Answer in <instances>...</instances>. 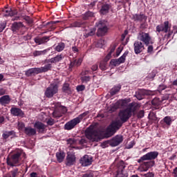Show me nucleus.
<instances>
[{"instance_id": "nucleus-5", "label": "nucleus", "mask_w": 177, "mask_h": 177, "mask_svg": "<svg viewBox=\"0 0 177 177\" xmlns=\"http://www.w3.org/2000/svg\"><path fill=\"white\" fill-rule=\"evenodd\" d=\"M122 124L124 123H122V122H121L120 120L113 121L111 123V125L106 128L105 133L106 136H107V138L113 136V135H114L115 132H117V131H118L121 127H122Z\"/></svg>"}, {"instance_id": "nucleus-58", "label": "nucleus", "mask_w": 177, "mask_h": 177, "mask_svg": "<svg viewBox=\"0 0 177 177\" xmlns=\"http://www.w3.org/2000/svg\"><path fill=\"white\" fill-rule=\"evenodd\" d=\"M72 50L74 53H78V52H80V50H78V48H77V46H73Z\"/></svg>"}, {"instance_id": "nucleus-16", "label": "nucleus", "mask_w": 177, "mask_h": 177, "mask_svg": "<svg viewBox=\"0 0 177 177\" xmlns=\"http://www.w3.org/2000/svg\"><path fill=\"white\" fill-rule=\"evenodd\" d=\"M79 122L76 118H74L73 120H71L69 122H67L65 124H64V129L65 131H71V129H74V128H75V127L77 125H78Z\"/></svg>"}, {"instance_id": "nucleus-19", "label": "nucleus", "mask_w": 177, "mask_h": 177, "mask_svg": "<svg viewBox=\"0 0 177 177\" xmlns=\"http://www.w3.org/2000/svg\"><path fill=\"white\" fill-rule=\"evenodd\" d=\"M124 140V138L122 136H115L111 141H110V146L112 147H115V146H118L120 143H122Z\"/></svg>"}, {"instance_id": "nucleus-30", "label": "nucleus", "mask_w": 177, "mask_h": 177, "mask_svg": "<svg viewBox=\"0 0 177 177\" xmlns=\"http://www.w3.org/2000/svg\"><path fill=\"white\" fill-rule=\"evenodd\" d=\"M57 92V89H47L45 91V96H46V97H53V95H56Z\"/></svg>"}, {"instance_id": "nucleus-9", "label": "nucleus", "mask_w": 177, "mask_h": 177, "mask_svg": "<svg viewBox=\"0 0 177 177\" xmlns=\"http://www.w3.org/2000/svg\"><path fill=\"white\" fill-rule=\"evenodd\" d=\"M27 31V27L21 21H15L11 25V30L14 34H24L23 30Z\"/></svg>"}, {"instance_id": "nucleus-22", "label": "nucleus", "mask_w": 177, "mask_h": 177, "mask_svg": "<svg viewBox=\"0 0 177 177\" xmlns=\"http://www.w3.org/2000/svg\"><path fill=\"white\" fill-rule=\"evenodd\" d=\"M62 59H64V55L63 54H59L53 58L45 59L44 63H54L55 64H56V63L62 62Z\"/></svg>"}, {"instance_id": "nucleus-59", "label": "nucleus", "mask_w": 177, "mask_h": 177, "mask_svg": "<svg viewBox=\"0 0 177 177\" xmlns=\"http://www.w3.org/2000/svg\"><path fill=\"white\" fill-rule=\"evenodd\" d=\"M62 89H70V84L68 83H65Z\"/></svg>"}, {"instance_id": "nucleus-43", "label": "nucleus", "mask_w": 177, "mask_h": 177, "mask_svg": "<svg viewBox=\"0 0 177 177\" xmlns=\"http://www.w3.org/2000/svg\"><path fill=\"white\" fill-rule=\"evenodd\" d=\"M81 81L82 82H89V81H91V77L90 76H86V75H84L82 76L80 78Z\"/></svg>"}, {"instance_id": "nucleus-57", "label": "nucleus", "mask_w": 177, "mask_h": 177, "mask_svg": "<svg viewBox=\"0 0 177 177\" xmlns=\"http://www.w3.org/2000/svg\"><path fill=\"white\" fill-rule=\"evenodd\" d=\"M118 92H120V90H118V89L113 90V91H111V96H114V95H117V93H118Z\"/></svg>"}, {"instance_id": "nucleus-34", "label": "nucleus", "mask_w": 177, "mask_h": 177, "mask_svg": "<svg viewBox=\"0 0 177 177\" xmlns=\"http://www.w3.org/2000/svg\"><path fill=\"white\" fill-rule=\"evenodd\" d=\"M129 53V51L126 50L124 54L118 59V61L119 62V64H122V63H125V59L127 58V56H128V54Z\"/></svg>"}, {"instance_id": "nucleus-44", "label": "nucleus", "mask_w": 177, "mask_h": 177, "mask_svg": "<svg viewBox=\"0 0 177 177\" xmlns=\"http://www.w3.org/2000/svg\"><path fill=\"white\" fill-rule=\"evenodd\" d=\"M24 20L26 21L28 24H32V19L28 16H24L23 17Z\"/></svg>"}, {"instance_id": "nucleus-28", "label": "nucleus", "mask_w": 177, "mask_h": 177, "mask_svg": "<svg viewBox=\"0 0 177 177\" xmlns=\"http://www.w3.org/2000/svg\"><path fill=\"white\" fill-rule=\"evenodd\" d=\"M10 97L9 95H3L0 97V104L1 106H6L10 103Z\"/></svg>"}, {"instance_id": "nucleus-55", "label": "nucleus", "mask_w": 177, "mask_h": 177, "mask_svg": "<svg viewBox=\"0 0 177 177\" xmlns=\"http://www.w3.org/2000/svg\"><path fill=\"white\" fill-rule=\"evenodd\" d=\"M151 103H152L153 106H158V104H159L158 100H157V99H153L151 101Z\"/></svg>"}, {"instance_id": "nucleus-52", "label": "nucleus", "mask_w": 177, "mask_h": 177, "mask_svg": "<svg viewBox=\"0 0 177 177\" xmlns=\"http://www.w3.org/2000/svg\"><path fill=\"white\" fill-rule=\"evenodd\" d=\"M82 177H93V173L88 172L82 175Z\"/></svg>"}, {"instance_id": "nucleus-25", "label": "nucleus", "mask_w": 177, "mask_h": 177, "mask_svg": "<svg viewBox=\"0 0 177 177\" xmlns=\"http://www.w3.org/2000/svg\"><path fill=\"white\" fill-rule=\"evenodd\" d=\"M24 132L27 136H34L35 135H37V130L31 127H25Z\"/></svg>"}, {"instance_id": "nucleus-41", "label": "nucleus", "mask_w": 177, "mask_h": 177, "mask_svg": "<svg viewBox=\"0 0 177 177\" xmlns=\"http://www.w3.org/2000/svg\"><path fill=\"white\" fill-rule=\"evenodd\" d=\"M164 122L167 124V125H171L172 124V119L171 118V116H166L163 118Z\"/></svg>"}, {"instance_id": "nucleus-47", "label": "nucleus", "mask_w": 177, "mask_h": 177, "mask_svg": "<svg viewBox=\"0 0 177 177\" xmlns=\"http://www.w3.org/2000/svg\"><path fill=\"white\" fill-rule=\"evenodd\" d=\"M154 48L153 47V45H149L147 47V53H153V50Z\"/></svg>"}, {"instance_id": "nucleus-4", "label": "nucleus", "mask_w": 177, "mask_h": 177, "mask_svg": "<svg viewBox=\"0 0 177 177\" xmlns=\"http://www.w3.org/2000/svg\"><path fill=\"white\" fill-rule=\"evenodd\" d=\"M52 70V64H48L40 68H31L26 71L25 75L26 77H32V75H35L36 74H41L42 73H48V71Z\"/></svg>"}, {"instance_id": "nucleus-8", "label": "nucleus", "mask_w": 177, "mask_h": 177, "mask_svg": "<svg viewBox=\"0 0 177 177\" xmlns=\"http://www.w3.org/2000/svg\"><path fill=\"white\" fill-rule=\"evenodd\" d=\"M129 102H131V99L129 98L120 100L115 104L111 105V106L109 108V111H110V113H114V111L118 110V109H120V107H124V106H127V104H129Z\"/></svg>"}, {"instance_id": "nucleus-10", "label": "nucleus", "mask_w": 177, "mask_h": 177, "mask_svg": "<svg viewBox=\"0 0 177 177\" xmlns=\"http://www.w3.org/2000/svg\"><path fill=\"white\" fill-rule=\"evenodd\" d=\"M120 121L122 122V124H124V122H127L128 120L131 117H132V113H131V111L128 109V108H126L124 109H122L119 111L118 113Z\"/></svg>"}, {"instance_id": "nucleus-17", "label": "nucleus", "mask_w": 177, "mask_h": 177, "mask_svg": "<svg viewBox=\"0 0 177 177\" xmlns=\"http://www.w3.org/2000/svg\"><path fill=\"white\" fill-rule=\"evenodd\" d=\"M131 20H133V21H139V23L147 21V16H146L143 13L133 14L132 15Z\"/></svg>"}, {"instance_id": "nucleus-49", "label": "nucleus", "mask_w": 177, "mask_h": 177, "mask_svg": "<svg viewBox=\"0 0 177 177\" xmlns=\"http://www.w3.org/2000/svg\"><path fill=\"white\" fill-rule=\"evenodd\" d=\"M47 124L48 125H50V127H52V125H54L55 124V120L54 119H52V118H49L48 120H47Z\"/></svg>"}, {"instance_id": "nucleus-32", "label": "nucleus", "mask_w": 177, "mask_h": 177, "mask_svg": "<svg viewBox=\"0 0 177 177\" xmlns=\"http://www.w3.org/2000/svg\"><path fill=\"white\" fill-rule=\"evenodd\" d=\"M64 48H66V44L59 42L55 46V50H56V52H62V50H64Z\"/></svg>"}, {"instance_id": "nucleus-36", "label": "nucleus", "mask_w": 177, "mask_h": 177, "mask_svg": "<svg viewBox=\"0 0 177 177\" xmlns=\"http://www.w3.org/2000/svg\"><path fill=\"white\" fill-rule=\"evenodd\" d=\"M88 114H89V111H87L80 115H78V117L75 118L76 120H77V122H81V121H82V120L84 119V118L86 117L88 115Z\"/></svg>"}, {"instance_id": "nucleus-26", "label": "nucleus", "mask_w": 177, "mask_h": 177, "mask_svg": "<svg viewBox=\"0 0 177 177\" xmlns=\"http://www.w3.org/2000/svg\"><path fill=\"white\" fill-rule=\"evenodd\" d=\"M82 63V59H74L73 61H71L69 64V70L71 71L73 70V68L74 67H80L81 66V64Z\"/></svg>"}, {"instance_id": "nucleus-61", "label": "nucleus", "mask_w": 177, "mask_h": 177, "mask_svg": "<svg viewBox=\"0 0 177 177\" xmlns=\"http://www.w3.org/2000/svg\"><path fill=\"white\" fill-rule=\"evenodd\" d=\"M88 37H92V35H95V30H91L90 32L87 33Z\"/></svg>"}, {"instance_id": "nucleus-2", "label": "nucleus", "mask_w": 177, "mask_h": 177, "mask_svg": "<svg viewBox=\"0 0 177 177\" xmlns=\"http://www.w3.org/2000/svg\"><path fill=\"white\" fill-rule=\"evenodd\" d=\"M23 157H26V153L23 151H18L6 158V164L8 167L13 168L15 167H20L21 165V160Z\"/></svg>"}, {"instance_id": "nucleus-15", "label": "nucleus", "mask_w": 177, "mask_h": 177, "mask_svg": "<svg viewBox=\"0 0 177 177\" xmlns=\"http://www.w3.org/2000/svg\"><path fill=\"white\" fill-rule=\"evenodd\" d=\"M1 15L3 17H13V16L17 15V10H12L10 8H4L2 10Z\"/></svg>"}, {"instance_id": "nucleus-14", "label": "nucleus", "mask_w": 177, "mask_h": 177, "mask_svg": "<svg viewBox=\"0 0 177 177\" xmlns=\"http://www.w3.org/2000/svg\"><path fill=\"white\" fill-rule=\"evenodd\" d=\"M93 158L88 155H84L80 159V163L82 167H89L92 165Z\"/></svg>"}, {"instance_id": "nucleus-21", "label": "nucleus", "mask_w": 177, "mask_h": 177, "mask_svg": "<svg viewBox=\"0 0 177 177\" xmlns=\"http://www.w3.org/2000/svg\"><path fill=\"white\" fill-rule=\"evenodd\" d=\"M77 158L75 155L69 153L66 156V167H71L75 164Z\"/></svg>"}, {"instance_id": "nucleus-40", "label": "nucleus", "mask_w": 177, "mask_h": 177, "mask_svg": "<svg viewBox=\"0 0 177 177\" xmlns=\"http://www.w3.org/2000/svg\"><path fill=\"white\" fill-rule=\"evenodd\" d=\"M19 173V168L16 167L10 171L11 177H17Z\"/></svg>"}, {"instance_id": "nucleus-48", "label": "nucleus", "mask_w": 177, "mask_h": 177, "mask_svg": "<svg viewBox=\"0 0 177 177\" xmlns=\"http://www.w3.org/2000/svg\"><path fill=\"white\" fill-rule=\"evenodd\" d=\"M63 93H65V95H71L73 93V90L71 89H64Z\"/></svg>"}, {"instance_id": "nucleus-53", "label": "nucleus", "mask_w": 177, "mask_h": 177, "mask_svg": "<svg viewBox=\"0 0 177 177\" xmlns=\"http://www.w3.org/2000/svg\"><path fill=\"white\" fill-rule=\"evenodd\" d=\"M25 127H26V124H24V123H23V122L18 124L19 129H24V128H26Z\"/></svg>"}, {"instance_id": "nucleus-38", "label": "nucleus", "mask_w": 177, "mask_h": 177, "mask_svg": "<svg viewBox=\"0 0 177 177\" xmlns=\"http://www.w3.org/2000/svg\"><path fill=\"white\" fill-rule=\"evenodd\" d=\"M115 48H117L115 44L111 45L109 53L106 55L107 59L111 58V55L113 53L114 50H115Z\"/></svg>"}, {"instance_id": "nucleus-7", "label": "nucleus", "mask_w": 177, "mask_h": 177, "mask_svg": "<svg viewBox=\"0 0 177 177\" xmlns=\"http://www.w3.org/2000/svg\"><path fill=\"white\" fill-rule=\"evenodd\" d=\"M138 38L139 41L145 45V46H149V45H153V44H154V41L151 38V36H150V34L147 32L140 31Z\"/></svg>"}, {"instance_id": "nucleus-6", "label": "nucleus", "mask_w": 177, "mask_h": 177, "mask_svg": "<svg viewBox=\"0 0 177 177\" xmlns=\"http://www.w3.org/2000/svg\"><path fill=\"white\" fill-rule=\"evenodd\" d=\"M156 31L158 32V34H160V32H165L167 35H165V37L167 38H171V35H172V32H171V26H169V21H165L163 24H159L156 28Z\"/></svg>"}, {"instance_id": "nucleus-35", "label": "nucleus", "mask_w": 177, "mask_h": 177, "mask_svg": "<svg viewBox=\"0 0 177 177\" xmlns=\"http://www.w3.org/2000/svg\"><path fill=\"white\" fill-rule=\"evenodd\" d=\"M90 17H95V13L91 11H87L83 15V20H88Z\"/></svg>"}, {"instance_id": "nucleus-63", "label": "nucleus", "mask_w": 177, "mask_h": 177, "mask_svg": "<svg viewBox=\"0 0 177 177\" xmlns=\"http://www.w3.org/2000/svg\"><path fill=\"white\" fill-rule=\"evenodd\" d=\"M5 24H0V32H2L3 30H5Z\"/></svg>"}, {"instance_id": "nucleus-11", "label": "nucleus", "mask_w": 177, "mask_h": 177, "mask_svg": "<svg viewBox=\"0 0 177 177\" xmlns=\"http://www.w3.org/2000/svg\"><path fill=\"white\" fill-rule=\"evenodd\" d=\"M97 37H103L106 35V32L109 30V28H107V25H106V22L104 21H100L97 24Z\"/></svg>"}, {"instance_id": "nucleus-56", "label": "nucleus", "mask_w": 177, "mask_h": 177, "mask_svg": "<svg viewBox=\"0 0 177 177\" xmlns=\"http://www.w3.org/2000/svg\"><path fill=\"white\" fill-rule=\"evenodd\" d=\"M31 38H32L31 35H27L26 36H24V41H28V40L31 39Z\"/></svg>"}, {"instance_id": "nucleus-62", "label": "nucleus", "mask_w": 177, "mask_h": 177, "mask_svg": "<svg viewBox=\"0 0 177 177\" xmlns=\"http://www.w3.org/2000/svg\"><path fill=\"white\" fill-rule=\"evenodd\" d=\"M97 68H98L97 64H95L91 66V70L93 71H96V70H97Z\"/></svg>"}, {"instance_id": "nucleus-54", "label": "nucleus", "mask_w": 177, "mask_h": 177, "mask_svg": "<svg viewBox=\"0 0 177 177\" xmlns=\"http://www.w3.org/2000/svg\"><path fill=\"white\" fill-rule=\"evenodd\" d=\"M145 177H154V174L153 172H148L144 174Z\"/></svg>"}, {"instance_id": "nucleus-37", "label": "nucleus", "mask_w": 177, "mask_h": 177, "mask_svg": "<svg viewBox=\"0 0 177 177\" xmlns=\"http://www.w3.org/2000/svg\"><path fill=\"white\" fill-rule=\"evenodd\" d=\"M85 24V22L82 21H75L71 24V27H82Z\"/></svg>"}, {"instance_id": "nucleus-12", "label": "nucleus", "mask_w": 177, "mask_h": 177, "mask_svg": "<svg viewBox=\"0 0 177 177\" xmlns=\"http://www.w3.org/2000/svg\"><path fill=\"white\" fill-rule=\"evenodd\" d=\"M145 44L140 40H136L133 43V50L136 55H139L145 50Z\"/></svg>"}, {"instance_id": "nucleus-29", "label": "nucleus", "mask_w": 177, "mask_h": 177, "mask_svg": "<svg viewBox=\"0 0 177 177\" xmlns=\"http://www.w3.org/2000/svg\"><path fill=\"white\" fill-rule=\"evenodd\" d=\"M10 136H12L11 138H15V136H16V132H15V131H5L2 134V138L5 140H6V139H8Z\"/></svg>"}, {"instance_id": "nucleus-50", "label": "nucleus", "mask_w": 177, "mask_h": 177, "mask_svg": "<svg viewBox=\"0 0 177 177\" xmlns=\"http://www.w3.org/2000/svg\"><path fill=\"white\" fill-rule=\"evenodd\" d=\"M109 145H110V141H104L101 146L103 149H105V147H109Z\"/></svg>"}, {"instance_id": "nucleus-45", "label": "nucleus", "mask_w": 177, "mask_h": 177, "mask_svg": "<svg viewBox=\"0 0 177 177\" xmlns=\"http://www.w3.org/2000/svg\"><path fill=\"white\" fill-rule=\"evenodd\" d=\"M147 26H148V24H147V21H143L140 24V28L141 30H145V28H147Z\"/></svg>"}, {"instance_id": "nucleus-1", "label": "nucleus", "mask_w": 177, "mask_h": 177, "mask_svg": "<svg viewBox=\"0 0 177 177\" xmlns=\"http://www.w3.org/2000/svg\"><path fill=\"white\" fill-rule=\"evenodd\" d=\"M158 151H154L147 153L145 155H143L137 160L138 164H140L139 170L140 172H146L153 168L156 165V158L158 157Z\"/></svg>"}, {"instance_id": "nucleus-39", "label": "nucleus", "mask_w": 177, "mask_h": 177, "mask_svg": "<svg viewBox=\"0 0 177 177\" xmlns=\"http://www.w3.org/2000/svg\"><path fill=\"white\" fill-rule=\"evenodd\" d=\"M99 67L102 71H106V70H107V62L104 61L101 62L100 63Z\"/></svg>"}, {"instance_id": "nucleus-33", "label": "nucleus", "mask_w": 177, "mask_h": 177, "mask_svg": "<svg viewBox=\"0 0 177 177\" xmlns=\"http://www.w3.org/2000/svg\"><path fill=\"white\" fill-rule=\"evenodd\" d=\"M59 85H60V82L59 80H54L47 89H58Z\"/></svg>"}, {"instance_id": "nucleus-51", "label": "nucleus", "mask_w": 177, "mask_h": 177, "mask_svg": "<svg viewBox=\"0 0 177 177\" xmlns=\"http://www.w3.org/2000/svg\"><path fill=\"white\" fill-rule=\"evenodd\" d=\"M67 144L68 145H74L75 143V140L74 138H69L67 140Z\"/></svg>"}, {"instance_id": "nucleus-60", "label": "nucleus", "mask_w": 177, "mask_h": 177, "mask_svg": "<svg viewBox=\"0 0 177 177\" xmlns=\"http://www.w3.org/2000/svg\"><path fill=\"white\" fill-rule=\"evenodd\" d=\"M53 117L54 118H57L58 117H60V115H59V114H57V111H54L53 112Z\"/></svg>"}, {"instance_id": "nucleus-20", "label": "nucleus", "mask_w": 177, "mask_h": 177, "mask_svg": "<svg viewBox=\"0 0 177 177\" xmlns=\"http://www.w3.org/2000/svg\"><path fill=\"white\" fill-rule=\"evenodd\" d=\"M34 128L37 130L39 133H44V132H46V125L41 122H36L34 124Z\"/></svg>"}, {"instance_id": "nucleus-24", "label": "nucleus", "mask_w": 177, "mask_h": 177, "mask_svg": "<svg viewBox=\"0 0 177 177\" xmlns=\"http://www.w3.org/2000/svg\"><path fill=\"white\" fill-rule=\"evenodd\" d=\"M11 114L15 117H24V112L20 108L12 107L10 109Z\"/></svg>"}, {"instance_id": "nucleus-27", "label": "nucleus", "mask_w": 177, "mask_h": 177, "mask_svg": "<svg viewBox=\"0 0 177 177\" xmlns=\"http://www.w3.org/2000/svg\"><path fill=\"white\" fill-rule=\"evenodd\" d=\"M56 158L58 162L62 163L64 161V158H66V153L63 151H59L56 153Z\"/></svg>"}, {"instance_id": "nucleus-64", "label": "nucleus", "mask_w": 177, "mask_h": 177, "mask_svg": "<svg viewBox=\"0 0 177 177\" xmlns=\"http://www.w3.org/2000/svg\"><path fill=\"white\" fill-rule=\"evenodd\" d=\"M76 89H85V85H79L76 87Z\"/></svg>"}, {"instance_id": "nucleus-31", "label": "nucleus", "mask_w": 177, "mask_h": 177, "mask_svg": "<svg viewBox=\"0 0 177 177\" xmlns=\"http://www.w3.org/2000/svg\"><path fill=\"white\" fill-rule=\"evenodd\" d=\"M48 50H49V49H45L43 50H35L33 52V56L35 57H37L38 56H43L44 55H46V53H48Z\"/></svg>"}, {"instance_id": "nucleus-42", "label": "nucleus", "mask_w": 177, "mask_h": 177, "mask_svg": "<svg viewBox=\"0 0 177 177\" xmlns=\"http://www.w3.org/2000/svg\"><path fill=\"white\" fill-rule=\"evenodd\" d=\"M110 64L114 66V67H117V66H120V64L118 59H114L111 60Z\"/></svg>"}, {"instance_id": "nucleus-46", "label": "nucleus", "mask_w": 177, "mask_h": 177, "mask_svg": "<svg viewBox=\"0 0 177 177\" xmlns=\"http://www.w3.org/2000/svg\"><path fill=\"white\" fill-rule=\"evenodd\" d=\"M138 118H143L145 117V111L141 110L137 113Z\"/></svg>"}, {"instance_id": "nucleus-13", "label": "nucleus", "mask_w": 177, "mask_h": 177, "mask_svg": "<svg viewBox=\"0 0 177 177\" xmlns=\"http://www.w3.org/2000/svg\"><path fill=\"white\" fill-rule=\"evenodd\" d=\"M50 41V36H44V37H36L34 38V41L37 45H46L48 42Z\"/></svg>"}, {"instance_id": "nucleus-3", "label": "nucleus", "mask_w": 177, "mask_h": 177, "mask_svg": "<svg viewBox=\"0 0 177 177\" xmlns=\"http://www.w3.org/2000/svg\"><path fill=\"white\" fill-rule=\"evenodd\" d=\"M86 136L88 140L91 142H100L102 140V135L99 131L94 129L93 127L90 126L86 130Z\"/></svg>"}, {"instance_id": "nucleus-23", "label": "nucleus", "mask_w": 177, "mask_h": 177, "mask_svg": "<svg viewBox=\"0 0 177 177\" xmlns=\"http://www.w3.org/2000/svg\"><path fill=\"white\" fill-rule=\"evenodd\" d=\"M127 109L129 110L130 113L132 114H135V112L137 111V110H139L140 109V105L135 102H131L128 104Z\"/></svg>"}, {"instance_id": "nucleus-18", "label": "nucleus", "mask_w": 177, "mask_h": 177, "mask_svg": "<svg viewBox=\"0 0 177 177\" xmlns=\"http://www.w3.org/2000/svg\"><path fill=\"white\" fill-rule=\"evenodd\" d=\"M110 9H111V5L107 3H101V8L100 10V14L102 16H105L110 12Z\"/></svg>"}]
</instances>
